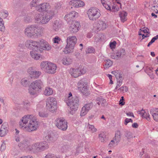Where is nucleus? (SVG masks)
Returning <instances> with one entry per match:
<instances>
[{
  "label": "nucleus",
  "instance_id": "f257e3e1",
  "mask_svg": "<svg viewBox=\"0 0 158 158\" xmlns=\"http://www.w3.org/2000/svg\"><path fill=\"white\" fill-rule=\"evenodd\" d=\"M25 45L28 49L32 50L30 52V55L32 58L36 60L41 59L42 56L40 54L37 53L34 51L42 53L44 50L48 51L52 48L49 44L43 39L39 41L27 40L25 42Z\"/></svg>",
  "mask_w": 158,
  "mask_h": 158
},
{
  "label": "nucleus",
  "instance_id": "f03ea898",
  "mask_svg": "<svg viewBox=\"0 0 158 158\" xmlns=\"http://www.w3.org/2000/svg\"><path fill=\"white\" fill-rule=\"evenodd\" d=\"M19 124L20 128L28 132L37 130L39 125L36 117L33 115L29 114L22 117L19 122Z\"/></svg>",
  "mask_w": 158,
  "mask_h": 158
},
{
  "label": "nucleus",
  "instance_id": "7ed1b4c3",
  "mask_svg": "<svg viewBox=\"0 0 158 158\" xmlns=\"http://www.w3.org/2000/svg\"><path fill=\"white\" fill-rule=\"evenodd\" d=\"M43 29L35 24L28 26L24 30L25 35L28 37L39 36L43 34Z\"/></svg>",
  "mask_w": 158,
  "mask_h": 158
},
{
  "label": "nucleus",
  "instance_id": "20e7f679",
  "mask_svg": "<svg viewBox=\"0 0 158 158\" xmlns=\"http://www.w3.org/2000/svg\"><path fill=\"white\" fill-rule=\"evenodd\" d=\"M54 15V11L52 9L44 15L40 14H37L35 17V22L40 24H46L49 21Z\"/></svg>",
  "mask_w": 158,
  "mask_h": 158
},
{
  "label": "nucleus",
  "instance_id": "39448f33",
  "mask_svg": "<svg viewBox=\"0 0 158 158\" xmlns=\"http://www.w3.org/2000/svg\"><path fill=\"white\" fill-rule=\"evenodd\" d=\"M48 148V144L44 142L35 143L31 146L28 147V149L35 153L41 152Z\"/></svg>",
  "mask_w": 158,
  "mask_h": 158
},
{
  "label": "nucleus",
  "instance_id": "423d86ee",
  "mask_svg": "<svg viewBox=\"0 0 158 158\" xmlns=\"http://www.w3.org/2000/svg\"><path fill=\"white\" fill-rule=\"evenodd\" d=\"M40 66L41 69L45 73L51 74L55 73L57 68L55 64L47 61H42Z\"/></svg>",
  "mask_w": 158,
  "mask_h": 158
},
{
  "label": "nucleus",
  "instance_id": "0eeeda50",
  "mask_svg": "<svg viewBox=\"0 0 158 158\" xmlns=\"http://www.w3.org/2000/svg\"><path fill=\"white\" fill-rule=\"evenodd\" d=\"M77 40V39L75 36L68 37L67 39V45L64 52L66 54L73 52Z\"/></svg>",
  "mask_w": 158,
  "mask_h": 158
},
{
  "label": "nucleus",
  "instance_id": "6e6552de",
  "mask_svg": "<svg viewBox=\"0 0 158 158\" xmlns=\"http://www.w3.org/2000/svg\"><path fill=\"white\" fill-rule=\"evenodd\" d=\"M87 13L89 20L93 21L96 20L101 15L100 10L95 7L90 8L87 11Z\"/></svg>",
  "mask_w": 158,
  "mask_h": 158
},
{
  "label": "nucleus",
  "instance_id": "1a4fd4ad",
  "mask_svg": "<svg viewBox=\"0 0 158 158\" xmlns=\"http://www.w3.org/2000/svg\"><path fill=\"white\" fill-rule=\"evenodd\" d=\"M46 106L50 112H54L57 108L56 99L54 97H48L46 99Z\"/></svg>",
  "mask_w": 158,
  "mask_h": 158
},
{
  "label": "nucleus",
  "instance_id": "9d476101",
  "mask_svg": "<svg viewBox=\"0 0 158 158\" xmlns=\"http://www.w3.org/2000/svg\"><path fill=\"white\" fill-rule=\"evenodd\" d=\"M66 102L67 105L70 106V109L72 111L77 110L79 106V99L77 97L74 96L72 99Z\"/></svg>",
  "mask_w": 158,
  "mask_h": 158
},
{
  "label": "nucleus",
  "instance_id": "9b49d317",
  "mask_svg": "<svg viewBox=\"0 0 158 158\" xmlns=\"http://www.w3.org/2000/svg\"><path fill=\"white\" fill-rule=\"evenodd\" d=\"M67 123L63 118H58L56 120V126L59 129L65 131L68 127Z\"/></svg>",
  "mask_w": 158,
  "mask_h": 158
},
{
  "label": "nucleus",
  "instance_id": "f8f14e48",
  "mask_svg": "<svg viewBox=\"0 0 158 158\" xmlns=\"http://www.w3.org/2000/svg\"><path fill=\"white\" fill-rule=\"evenodd\" d=\"M15 140L19 142L18 146L20 147L25 148L27 145V139L22 135H16L15 138Z\"/></svg>",
  "mask_w": 158,
  "mask_h": 158
},
{
  "label": "nucleus",
  "instance_id": "ddd939ff",
  "mask_svg": "<svg viewBox=\"0 0 158 158\" xmlns=\"http://www.w3.org/2000/svg\"><path fill=\"white\" fill-rule=\"evenodd\" d=\"M80 26L79 22L77 21H73L69 26V31L71 33H75L79 31Z\"/></svg>",
  "mask_w": 158,
  "mask_h": 158
},
{
  "label": "nucleus",
  "instance_id": "4468645a",
  "mask_svg": "<svg viewBox=\"0 0 158 158\" xmlns=\"http://www.w3.org/2000/svg\"><path fill=\"white\" fill-rule=\"evenodd\" d=\"M51 6L49 3L44 2L41 3L36 7V9L39 12H43L44 11H49L48 10L51 9Z\"/></svg>",
  "mask_w": 158,
  "mask_h": 158
},
{
  "label": "nucleus",
  "instance_id": "2eb2a0df",
  "mask_svg": "<svg viewBox=\"0 0 158 158\" xmlns=\"http://www.w3.org/2000/svg\"><path fill=\"white\" fill-rule=\"evenodd\" d=\"M93 106L92 103L86 104L82 108L80 115L81 116L85 115L92 108Z\"/></svg>",
  "mask_w": 158,
  "mask_h": 158
},
{
  "label": "nucleus",
  "instance_id": "dca6fc26",
  "mask_svg": "<svg viewBox=\"0 0 158 158\" xmlns=\"http://www.w3.org/2000/svg\"><path fill=\"white\" fill-rule=\"evenodd\" d=\"M43 82L40 80H36L31 83V87L34 89L36 91H39L42 88Z\"/></svg>",
  "mask_w": 158,
  "mask_h": 158
},
{
  "label": "nucleus",
  "instance_id": "f3484780",
  "mask_svg": "<svg viewBox=\"0 0 158 158\" xmlns=\"http://www.w3.org/2000/svg\"><path fill=\"white\" fill-rule=\"evenodd\" d=\"M107 25L105 22L101 20H99L96 24L95 29L97 31L105 29Z\"/></svg>",
  "mask_w": 158,
  "mask_h": 158
},
{
  "label": "nucleus",
  "instance_id": "a211bd4d",
  "mask_svg": "<svg viewBox=\"0 0 158 158\" xmlns=\"http://www.w3.org/2000/svg\"><path fill=\"white\" fill-rule=\"evenodd\" d=\"M78 16V13L75 11H72L66 15L64 17V19L68 22L73 20Z\"/></svg>",
  "mask_w": 158,
  "mask_h": 158
},
{
  "label": "nucleus",
  "instance_id": "6ab92c4d",
  "mask_svg": "<svg viewBox=\"0 0 158 158\" xmlns=\"http://www.w3.org/2000/svg\"><path fill=\"white\" fill-rule=\"evenodd\" d=\"M69 5L75 7H79L83 6L85 5L84 3L80 0H72L69 3Z\"/></svg>",
  "mask_w": 158,
  "mask_h": 158
},
{
  "label": "nucleus",
  "instance_id": "aec40b11",
  "mask_svg": "<svg viewBox=\"0 0 158 158\" xmlns=\"http://www.w3.org/2000/svg\"><path fill=\"white\" fill-rule=\"evenodd\" d=\"M27 72L31 77L36 78H38L41 74V72L40 71L34 70L31 68H29Z\"/></svg>",
  "mask_w": 158,
  "mask_h": 158
},
{
  "label": "nucleus",
  "instance_id": "412c9836",
  "mask_svg": "<svg viewBox=\"0 0 158 158\" xmlns=\"http://www.w3.org/2000/svg\"><path fill=\"white\" fill-rule=\"evenodd\" d=\"M8 123H4L2 125L0 129V136L3 137L8 132Z\"/></svg>",
  "mask_w": 158,
  "mask_h": 158
},
{
  "label": "nucleus",
  "instance_id": "4be33fe9",
  "mask_svg": "<svg viewBox=\"0 0 158 158\" xmlns=\"http://www.w3.org/2000/svg\"><path fill=\"white\" fill-rule=\"evenodd\" d=\"M70 73L74 77H77L81 75L80 69H71L70 70Z\"/></svg>",
  "mask_w": 158,
  "mask_h": 158
},
{
  "label": "nucleus",
  "instance_id": "5701e85b",
  "mask_svg": "<svg viewBox=\"0 0 158 158\" xmlns=\"http://www.w3.org/2000/svg\"><path fill=\"white\" fill-rule=\"evenodd\" d=\"M138 113L142 115L143 118H146L148 121H150V118L148 111L146 112L144 110L142 109L141 111H138Z\"/></svg>",
  "mask_w": 158,
  "mask_h": 158
},
{
  "label": "nucleus",
  "instance_id": "b1692460",
  "mask_svg": "<svg viewBox=\"0 0 158 158\" xmlns=\"http://www.w3.org/2000/svg\"><path fill=\"white\" fill-rule=\"evenodd\" d=\"M43 139L48 143L54 142L56 141V139L53 135L48 134L43 138Z\"/></svg>",
  "mask_w": 158,
  "mask_h": 158
},
{
  "label": "nucleus",
  "instance_id": "393cba45",
  "mask_svg": "<svg viewBox=\"0 0 158 158\" xmlns=\"http://www.w3.org/2000/svg\"><path fill=\"white\" fill-rule=\"evenodd\" d=\"M151 9L156 13H158V0H153V3Z\"/></svg>",
  "mask_w": 158,
  "mask_h": 158
},
{
  "label": "nucleus",
  "instance_id": "a878e982",
  "mask_svg": "<svg viewBox=\"0 0 158 158\" xmlns=\"http://www.w3.org/2000/svg\"><path fill=\"white\" fill-rule=\"evenodd\" d=\"M73 60L69 57H64L62 60V64L64 65H69L72 63Z\"/></svg>",
  "mask_w": 158,
  "mask_h": 158
},
{
  "label": "nucleus",
  "instance_id": "bb28decb",
  "mask_svg": "<svg viewBox=\"0 0 158 158\" xmlns=\"http://www.w3.org/2000/svg\"><path fill=\"white\" fill-rule=\"evenodd\" d=\"M53 94V90L52 88L47 87L45 88L44 91V94L46 96L51 95Z\"/></svg>",
  "mask_w": 158,
  "mask_h": 158
},
{
  "label": "nucleus",
  "instance_id": "cd10ccee",
  "mask_svg": "<svg viewBox=\"0 0 158 158\" xmlns=\"http://www.w3.org/2000/svg\"><path fill=\"white\" fill-rule=\"evenodd\" d=\"M121 134L119 131H118L116 132L115 136L113 139L116 142V145H117L118 143L120 142L121 139Z\"/></svg>",
  "mask_w": 158,
  "mask_h": 158
},
{
  "label": "nucleus",
  "instance_id": "c85d7f7f",
  "mask_svg": "<svg viewBox=\"0 0 158 158\" xmlns=\"http://www.w3.org/2000/svg\"><path fill=\"white\" fill-rule=\"evenodd\" d=\"M127 13L125 11H122L119 14V16L121 21L124 23L127 20Z\"/></svg>",
  "mask_w": 158,
  "mask_h": 158
},
{
  "label": "nucleus",
  "instance_id": "c756f323",
  "mask_svg": "<svg viewBox=\"0 0 158 158\" xmlns=\"http://www.w3.org/2000/svg\"><path fill=\"white\" fill-rule=\"evenodd\" d=\"M61 24L58 20H56L53 23V28L56 31H58L60 28Z\"/></svg>",
  "mask_w": 158,
  "mask_h": 158
},
{
  "label": "nucleus",
  "instance_id": "7c9ffc66",
  "mask_svg": "<svg viewBox=\"0 0 158 158\" xmlns=\"http://www.w3.org/2000/svg\"><path fill=\"white\" fill-rule=\"evenodd\" d=\"M127 141H129L131 139L133 138V134L130 131H126L125 132L124 135Z\"/></svg>",
  "mask_w": 158,
  "mask_h": 158
},
{
  "label": "nucleus",
  "instance_id": "2f4dec72",
  "mask_svg": "<svg viewBox=\"0 0 158 158\" xmlns=\"http://www.w3.org/2000/svg\"><path fill=\"white\" fill-rule=\"evenodd\" d=\"M21 84L23 86L26 87L30 84V81L27 78H23L21 81Z\"/></svg>",
  "mask_w": 158,
  "mask_h": 158
},
{
  "label": "nucleus",
  "instance_id": "473e14b6",
  "mask_svg": "<svg viewBox=\"0 0 158 158\" xmlns=\"http://www.w3.org/2000/svg\"><path fill=\"white\" fill-rule=\"evenodd\" d=\"M88 86L86 85L83 86L80 89H79V90L81 91L83 94L87 95L88 94Z\"/></svg>",
  "mask_w": 158,
  "mask_h": 158
},
{
  "label": "nucleus",
  "instance_id": "72a5a7b5",
  "mask_svg": "<svg viewBox=\"0 0 158 158\" xmlns=\"http://www.w3.org/2000/svg\"><path fill=\"white\" fill-rule=\"evenodd\" d=\"M118 59L123 57L126 54L125 51L123 49L118 50L116 53Z\"/></svg>",
  "mask_w": 158,
  "mask_h": 158
},
{
  "label": "nucleus",
  "instance_id": "f704fd0d",
  "mask_svg": "<svg viewBox=\"0 0 158 158\" xmlns=\"http://www.w3.org/2000/svg\"><path fill=\"white\" fill-rule=\"evenodd\" d=\"M86 85H87L86 82H85V81L84 79L81 80L78 83V89Z\"/></svg>",
  "mask_w": 158,
  "mask_h": 158
},
{
  "label": "nucleus",
  "instance_id": "c9c22d12",
  "mask_svg": "<svg viewBox=\"0 0 158 158\" xmlns=\"http://www.w3.org/2000/svg\"><path fill=\"white\" fill-rule=\"evenodd\" d=\"M105 64L104 66L105 69H107L112 65V62L110 60H105Z\"/></svg>",
  "mask_w": 158,
  "mask_h": 158
},
{
  "label": "nucleus",
  "instance_id": "e433bc0d",
  "mask_svg": "<svg viewBox=\"0 0 158 158\" xmlns=\"http://www.w3.org/2000/svg\"><path fill=\"white\" fill-rule=\"evenodd\" d=\"M97 100L99 101L97 102L98 105H100L101 104L102 106H104L106 102L105 99L99 97L97 98Z\"/></svg>",
  "mask_w": 158,
  "mask_h": 158
},
{
  "label": "nucleus",
  "instance_id": "4c0bfd02",
  "mask_svg": "<svg viewBox=\"0 0 158 158\" xmlns=\"http://www.w3.org/2000/svg\"><path fill=\"white\" fill-rule=\"evenodd\" d=\"M106 135L104 132L101 133L99 135V137L100 140L102 142H104L105 140V139L106 138Z\"/></svg>",
  "mask_w": 158,
  "mask_h": 158
},
{
  "label": "nucleus",
  "instance_id": "58836bf2",
  "mask_svg": "<svg viewBox=\"0 0 158 158\" xmlns=\"http://www.w3.org/2000/svg\"><path fill=\"white\" fill-rule=\"evenodd\" d=\"M88 127L89 131L92 132V133H94L97 131V129L94 127V125L89 124Z\"/></svg>",
  "mask_w": 158,
  "mask_h": 158
},
{
  "label": "nucleus",
  "instance_id": "ea45409f",
  "mask_svg": "<svg viewBox=\"0 0 158 158\" xmlns=\"http://www.w3.org/2000/svg\"><path fill=\"white\" fill-rule=\"evenodd\" d=\"M45 158H60L56 155L52 153H49L45 156Z\"/></svg>",
  "mask_w": 158,
  "mask_h": 158
},
{
  "label": "nucleus",
  "instance_id": "a19ab883",
  "mask_svg": "<svg viewBox=\"0 0 158 158\" xmlns=\"http://www.w3.org/2000/svg\"><path fill=\"white\" fill-rule=\"evenodd\" d=\"M24 20L26 23H29L31 21L32 19L31 16L27 15L24 18Z\"/></svg>",
  "mask_w": 158,
  "mask_h": 158
},
{
  "label": "nucleus",
  "instance_id": "79ce46f5",
  "mask_svg": "<svg viewBox=\"0 0 158 158\" xmlns=\"http://www.w3.org/2000/svg\"><path fill=\"white\" fill-rule=\"evenodd\" d=\"M117 85L119 87L122 85L123 79L122 77V76L117 78Z\"/></svg>",
  "mask_w": 158,
  "mask_h": 158
},
{
  "label": "nucleus",
  "instance_id": "37998d69",
  "mask_svg": "<svg viewBox=\"0 0 158 158\" xmlns=\"http://www.w3.org/2000/svg\"><path fill=\"white\" fill-rule=\"evenodd\" d=\"M37 91H38L34 89H33L32 87H31V86H30V87L29 89V93L31 95H34L35 94L36 92Z\"/></svg>",
  "mask_w": 158,
  "mask_h": 158
},
{
  "label": "nucleus",
  "instance_id": "c03bdc74",
  "mask_svg": "<svg viewBox=\"0 0 158 158\" xmlns=\"http://www.w3.org/2000/svg\"><path fill=\"white\" fill-rule=\"evenodd\" d=\"M118 90L122 92L123 93L127 92L128 90V88L126 86H123L119 89Z\"/></svg>",
  "mask_w": 158,
  "mask_h": 158
},
{
  "label": "nucleus",
  "instance_id": "a18cd8bd",
  "mask_svg": "<svg viewBox=\"0 0 158 158\" xmlns=\"http://www.w3.org/2000/svg\"><path fill=\"white\" fill-rule=\"evenodd\" d=\"M150 113L152 115L158 113V108H152L150 110Z\"/></svg>",
  "mask_w": 158,
  "mask_h": 158
},
{
  "label": "nucleus",
  "instance_id": "49530a36",
  "mask_svg": "<svg viewBox=\"0 0 158 158\" xmlns=\"http://www.w3.org/2000/svg\"><path fill=\"white\" fill-rule=\"evenodd\" d=\"M115 140L113 139V140H111L110 142V143L108 144V146L110 148H112L114 147L115 145H116V143L115 142Z\"/></svg>",
  "mask_w": 158,
  "mask_h": 158
},
{
  "label": "nucleus",
  "instance_id": "de8ad7c7",
  "mask_svg": "<svg viewBox=\"0 0 158 158\" xmlns=\"http://www.w3.org/2000/svg\"><path fill=\"white\" fill-rule=\"evenodd\" d=\"M86 52L87 53H94V49L92 47H89L87 49Z\"/></svg>",
  "mask_w": 158,
  "mask_h": 158
},
{
  "label": "nucleus",
  "instance_id": "09e8293b",
  "mask_svg": "<svg viewBox=\"0 0 158 158\" xmlns=\"http://www.w3.org/2000/svg\"><path fill=\"white\" fill-rule=\"evenodd\" d=\"M118 71L116 72L115 71L112 72V73L114 75L116 79L122 76L121 74L118 73Z\"/></svg>",
  "mask_w": 158,
  "mask_h": 158
},
{
  "label": "nucleus",
  "instance_id": "8fccbe9b",
  "mask_svg": "<svg viewBox=\"0 0 158 158\" xmlns=\"http://www.w3.org/2000/svg\"><path fill=\"white\" fill-rule=\"evenodd\" d=\"M37 0H33L32 1H31L30 4V6L31 7H36L37 6H36L37 4Z\"/></svg>",
  "mask_w": 158,
  "mask_h": 158
},
{
  "label": "nucleus",
  "instance_id": "3c124183",
  "mask_svg": "<svg viewBox=\"0 0 158 158\" xmlns=\"http://www.w3.org/2000/svg\"><path fill=\"white\" fill-rule=\"evenodd\" d=\"M103 6L105 7V8L108 10H111V7L110 5L107 4V3L103 2L102 3Z\"/></svg>",
  "mask_w": 158,
  "mask_h": 158
},
{
  "label": "nucleus",
  "instance_id": "603ef678",
  "mask_svg": "<svg viewBox=\"0 0 158 158\" xmlns=\"http://www.w3.org/2000/svg\"><path fill=\"white\" fill-rule=\"evenodd\" d=\"M39 115L40 117H47L48 116V114L43 112H39Z\"/></svg>",
  "mask_w": 158,
  "mask_h": 158
},
{
  "label": "nucleus",
  "instance_id": "864d4df0",
  "mask_svg": "<svg viewBox=\"0 0 158 158\" xmlns=\"http://www.w3.org/2000/svg\"><path fill=\"white\" fill-rule=\"evenodd\" d=\"M6 148V143L4 142H3L1 145L0 150L1 151H3L5 150Z\"/></svg>",
  "mask_w": 158,
  "mask_h": 158
},
{
  "label": "nucleus",
  "instance_id": "5fc2aeb1",
  "mask_svg": "<svg viewBox=\"0 0 158 158\" xmlns=\"http://www.w3.org/2000/svg\"><path fill=\"white\" fill-rule=\"evenodd\" d=\"M60 39L58 37H56L53 39L54 43H58L60 41Z\"/></svg>",
  "mask_w": 158,
  "mask_h": 158
},
{
  "label": "nucleus",
  "instance_id": "6e6d98bb",
  "mask_svg": "<svg viewBox=\"0 0 158 158\" xmlns=\"http://www.w3.org/2000/svg\"><path fill=\"white\" fill-rule=\"evenodd\" d=\"M112 9L113 10V11L115 12L119 10L118 6H117L116 5H114L112 6Z\"/></svg>",
  "mask_w": 158,
  "mask_h": 158
},
{
  "label": "nucleus",
  "instance_id": "4d7b16f0",
  "mask_svg": "<svg viewBox=\"0 0 158 158\" xmlns=\"http://www.w3.org/2000/svg\"><path fill=\"white\" fill-rule=\"evenodd\" d=\"M23 104L25 106L27 107L30 106V103L28 101H25L23 102Z\"/></svg>",
  "mask_w": 158,
  "mask_h": 158
},
{
  "label": "nucleus",
  "instance_id": "13d9d810",
  "mask_svg": "<svg viewBox=\"0 0 158 158\" xmlns=\"http://www.w3.org/2000/svg\"><path fill=\"white\" fill-rule=\"evenodd\" d=\"M72 93L71 92L69 93V96L67 98H66L65 99V101L66 102L71 99H72L73 97H72Z\"/></svg>",
  "mask_w": 158,
  "mask_h": 158
},
{
  "label": "nucleus",
  "instance_id": "bf43d9fd",
  "mask_svg": "<svg viewBox=\"0 0 158 158\" xmlns=\"http://www.w3.org/2000/svg\"><path fill=\"white\" fill-rule=\"evenodd\" d=\"M154 119L156 121H158V113L152 114Z\"/></svg>",
  "mask_w": 158,
  "mask_h": 158
},
{
  "label": "nucleus",
  "instance_id": "052dcab7",
  "mask_svg": "<svg viewBox=\"0 0 158 158\" xmlns=\"http://www.w3.org/2000/svg\"><path fill=\"white\" fill-rule=\"evenodd\" d=\"M131 122H132V120L131 118H127L125 119L124 122V124L125 125H127L128 123Z\"/></svg>",
  "mask_w": 158,
  "mask_h": 158
},
{
  "label": "nucleus",
  "instance_id": "680f3d73",
  "mask_svg": "<svg viewBox=\"0 0 158 158\" xmlns=\"http://www.w3.org/2000/svg\"><path fill=\"white\" fill-rule=\"evenodd\" d=\"M111 57L113 59H118V56H117V54H116L114 53H112L111 55Z\"/></svg>",
  "mask_w": 158,
  "mask_h": 158
},
{
  "label": "nucleus",
  "instance_id": "e2e57ef3",
  "mask_svg": "<svg viewBox=\"0 0 158 158\" xmlns=\"http://www.w3.org/2000/svg\"><path fill=\"white\" fill-rule=\"evenodd\" d=\"M2 16L4 18H5L7 17L8 15V14L7 11L3 12H2Z\"/></svg>",
  "mask_w": 158,
  "mask_h": 158
},
{
  "label": "nucleus",
  "instance_id": "0e129e2a",
  "mask_svg": "<svg viewBox=\"0 0 158 158\" xmlns=\"http://www.w3.org/2000/svg\"><path fill=\"white\" fill-rule=\"evenodd\" d=\"M5 29V27L4 26V24H0V30L1 31H3Z\"/></svg>",
  "mask_w": 158,
  "mask_h": 158
},
{
  "label": "nucleus",
  "instance_id": "69168bd1",
  "mask_svg": "<svg viewBox=\"0 0 158 158\" xmlns=\"http://www.w3.org/2000/svg\"><path fill=\"white\" fill-rule=\"evenodd\" d=\"M116 44V43L115 42L110 43V46L111 48H114L115 47Z\"/></svg>",
  "mask_w": 158,
  "mask_h": 158
},
{
  "label": "nucleus",
  "instance_id": "338daca9",
  "mask_svg": "<svg viewBox=\"0 0 158 158\" xmlns=\"http://www.w3.org/2000/svg\"><path fill=\"white\" fill-rule=\"evenodd\" d=\"M149 29L148 28H146L143 30H142V31L144 33H149Z\"/></svg>",
  "mask_w": 158,
  "mask_h": 158
},
{
  "label": "nucleus",
  "instance_id": "774afa93",
  "mask_svg": "<svg viewBox=\"0 0 158 158\" xmlns=\"http://www.w3.org/2000/svg\"><path fill=\"white\" fill-rule=\"evenodd\" d=\"M63 148L64 151H66L69 148V147L68 145H64L63 147Z\"/></svg>",
  "mask_w": 158,
  "mask_h": 158
}]
</instances>
